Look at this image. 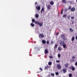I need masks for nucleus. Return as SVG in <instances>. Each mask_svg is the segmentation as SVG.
<instances>
[{
  "mask_svg": "<svg viewBox=\"0 0 77 77\" xmlns=\"http://www.w3.org/2000/svg\"><path fill=\"white\" fill-rule=\"evenodd\" d=\"M57 67L59 69H61V68H62L61 66L60 65V64H58L57 65Z\"/></svg>",
  "mask_w": 77,
  "mask_h": 77,
  "instance_id": "nucleus-5",
  "label": "nucleus"
},
{
  "mask_svg": "<svg viewBox=\"0 0 77 77\" xmlns=\"http://www.w3.org/2000/svg\"><path fill=\"white\" fill-rule=\"evenodd\" d=\"M75 58V57L74 56H73L72 58V59H74Z\"/></svg>",
  "mask_w": 77,
  "mask_h": 77,
  "instance_id": "nucleus-30",
  "label": "nucleus"
},
{
  "mask_svg": "<svg viewBox=\"0 0 77 77\" xmlns=\"http://www.w3.org/2000/svg\"><path fill=\"white\" fill-rule=\"evenodd\" d=\"M30 24L32 27H34V26H35V25L33 23H31Z\"/></svg>",
  "mask_w": 77,
  "mask_h": 77,
  "instance_id": "nucleus-26",
  "label": "nucleus"
},
{
  "mask_svg": "<svg viewBox=\"0 0 77 77\" xmlns=\"http://www.w3.org/2000/svg\"><path fill=\"white\" fill-rule=\"evenodd\" d=\"M74 39H75V37H72V41H74Z\"/></svg>",
  "mask_w": 77,
  "mask_h": 77,
  "instance_id": "nucleus-19",
  "label": "nucleus"
},
{
  "mask_svg": "<svg viewBox=\"0 0 77 77\" xmlns=\"http://www.w3.org/2000/svg\"><path fill=\"white\" fill-rule=\"evenodd\" d=\"M63 41H65L66 40V37H64L63 38Z\"/></svg>",
  "mask_w": 77,
  "mask_h": 77,
  "instance_id": "nucleus-28",
  "label": "nucleus"
},
{
  "mask_svg": "<svg viewBox=\"0 0 77 77\" xmlns=\"http://www.w3.org/2000/svg\"><path fill=\"white\" fill-rule=\"evenodd\" d=\"M35 24H38V25H39L40 27H41L42 26L43 23L42 22H39L38 21H36L35 22Z\"/></svg>",
  "mask_w": 77,
  "mask_h": 77,
  "instance_id": "nucleus-2",
  "label": "nucleus"
},
{
  "mask_svg": "<svg viewBox=\"0 0 77 77\" xmlns=\"http://www.w3.org/2000/svg\"><path fill=\"white\" fill-rule=\"evenodd\" d=\"M48 64L49 65H52V63H51V62H49Z\"/></svg>",
  "mask_w": 77,
  "mask_h": 77,
  "instance_id": "nucleus-23",
  "label": "nucleus"
},
{
  "mask_svg": "<svg viewBox=\"0 0 77 77\" xmlns=\"http://www.w3.org/2000/svg\"><path fill=\"white\" fill-rule=\"evenodd\" d=\"M47 53H48V51L47 49H45V54H47Z\"/></svg>",
  "mask_w": 77,
  "mask_h": 77,
  "instance_id": "nucleus-7",
  "label": "nucleus"
},
{
  "mask_svg": "<svg viewBox=\"0 0 77 77\" xmlns=\"http://www.w3.org/2000/svg\"><path fill=\"white\" fill-rule=\"evenodd\" d=\"M67 15L66 14H64L63 16V18H66V17Z\"/></svg>",
  "mask_w": 77,
  "mask_h": 77,
  "instance_id": "nucleus-21",
  "label": "nucleus"
},
{
  "mask_svg": "<svg viewBox=\"0 0 77 77\" xmlns=\"http://www.w3.org/2000/svg\"><path fill=\"white\" fill-rule=\"evenodd\" d=\"M62 2L63 3H66V1L65 0H63Z\"/></svg>",
  "mask_w": 77,
  "mask_h": 77,
  "instance_id": "nucleus-22",
  "label": "nucleus"
},
{
  "mask_svg": "<svg viewBox=\"0 0 77 77\" xmlns=\"http://www.w3.org/2000/svg\"><path fill=\"white\" fill-rule=\"evenodd\" d=\"M42 42L43 44H45L46 43V41L45 40H42Z\"/></svg>",
  "mask_w": 77,
  "mask_h": 77,
  "instance_id": "nucleus-14",
  "label": "nucleus"
},
{
  "mask_svg": "<svg viewBox=\"0 0 77 77\" xmlns=\"http://www.w3.org/2000/svg\"><path fill=\"white\" fill-rule=\"evenodd\" d=\"M63 8L61 11V14H63Z\"/></svg>",
  "mask_w": 77,
  "mask_h": 77,
  "instance_id": "nucleus-27",
  "label": "nucleus"
},
{
  "mask_svg": "<svg viewBox=\"0 0 77 77\" xmlns=\"http://www.w3.org/2000/svg\"><path fill=\"white\" fill-rule=\"evenodd\" d=\"M75 8L74 7H73L71 9V11L72 12H74L75 11Z\"/></svg>",
  "mask_w": 77,
  "mask_h": 77,
  "instance_id": "nucleus-6",
  "label": "nucleus"
},
{
  "mask_svg": "<svg viewBox=\"0 0 77 77\" xmlns=\"http://www.w3.org/2000/svg\"><path fill=\"white\" fill-rule=\"evenodd\" d=\"M58 57L60 58V54H59L58 55Z\"/></svg>",
  "mask_w": 77,
  "mask_h": 77,
  "instance_id": "nucleus-36",
  "label": "nucleus"
},
{
  "mask_svg": "<svg viewBox=\"0 0 77 77\" xmlns=\"http://www.w3.org/2000/svg\"><path fill=\"white\" fill-rule=\"evenodd\" d=\"M49 57L50 58H53V57L52 56H49Z\"/></svg>",
  "mask_w": 77,
  "mask_h": 77,
  "instance_id": "nucleus-43",
  "label": "nucleus"
},
{
  "mask_svg": "<svg viewBox=\"0 0 77 77\" xmlns=\"http://www.w3.org/2000/svg\"><path fill=\"white\" fill-rule=\"evenodd\" d=\"M42 11H43V12H44V8L43 7L42 8V10L41 11V12L42 14Z\"/></svg>",
  "mask_w": 77,
  "mask_h": 77,
  "instance_id": "nucleus-11",
  "label": "nucleus"
},
{
  "mask_svg": "<svg viewBox=\"0 0 77 77\" xmlns=\"http://www.w3.org/2000/svg\"><path fill=\"white\" fill-rule=\"evenodd\" d=\"M71 69L72 71H74L75 70V68L72 66Z\"/></svg>",
  "mask_w": 77,
  "mask_h": 77,
  "instance_id": "nucleus-12",
  "label": "nucleus"
},
{
  "mask_svg": "<svg viewBox=\"0 0 77 77\" xmlns=\"http://www.w3.org/2000/svg\"><path fill=\"white\" fill-rule=\"evenodd\" d=\"M74 24V22H72V24Z\"/></svg>",
  "mask_w": 77,
  "mask_h": 77,
  "instance_id": "nucleus-47",
  "label": "nucleus"
},
{
  "mask_svg": "<svg viewBox=\"0 0 77 77\" xmlns=\"http://www.w3.org/2000/svg\"><path fill=\"white\" fill-rule=\"evenodd\" d=\"M75 65L76 66H77V62H76V63H75Z\"/></svg>",
  "mask_w": 77,
  "mask_h": 77,
  "instance_id": "nucleus-42",
  "label": "nucleus"
},
{
  "mask_svg": "<svg viewBox=\"0 0 77 77\" xmlns=\"http://www.w3.org/2000/svg\"><path fill=\"white\" fill-rule=\"evenodd\" d=\"M58 46V45L57 44H55L54 46V49H55V48H57Z\"/></svg>",
  "mask_w": 77,
  "mask_h": 77,
  "instance_id": "nucleus-10",
  "label": "nucleus"
},
{
  "mask_svg": "<svg viewBox=\"0 0 77 77\" xmlns=\"http://www.w3.org/2000/svg\"><path fill=\"white\" fill-rule=\"evenodd\" d=\"M68 10V8H66V10H65V12H67Z\"/></svg>",
  "mask_w": 77,
  "mask_h": 77,
  "instance_id": "nucleus-35",
  "label": "nucleus"
},
{
  "mask_svg": "<svg viewBox=\"0 0 77 77\" xmlns=\"http://www.w3.org/2000/svg\"><path fill=\"white\" fill-rule=\"evenodd\" d=\"M39 38L40 37L43 38H44V35L42 34H40L39 35Z\"/></svg>",
  "mask_w": 77,
  "mask_h": 77,
  "instance_id": "nucleus-3",
  "label": "nucleus"
},
{
  "mask_svg": "<svg viewBox=\"0 0 77 77\" xmlns=\"http://www.w3.org/2000/svg\"><path fill=\"white\" fill-rule=\"evenodd\" d=\"M60 37L61 38H64V37H65V35L63 34H61Z\"/></svg>",
  "mask_w": 77,
  "mask_h": 77,
  "instance_id": "nucleus-15",
  "label": "nucleus"
},
{
  "mask_svg": "<svg viewBox=\"0 0 77 77\" xmlns=\"http://www.w3.org/2000/svg\"><path fill=\"white\" fill-rule=\"evenodd\" d=\"M65 67H66V68H67V67H68V64L66 63L65 64Z\"/></svg>",
  "mask_w": 77,
  "mask_h": 77,
  "instance_id": "nucleus-18",
  "label": "nucleus"
},
{
  "mask_svg": "<svg viewBox=\"0 0 77 77\" xmlns=\"http://www.w3.org/2000/svg\"><path fill=\"white\" fill-rule=\"evenodd\" d=\"M37 5V2H35V5Z\"/></svg>",
  "mask_w": 77,
  "mask_h": 77,
  "instance_id": "nucleus-44",
  "label": "nucleus"
},
{
  "mask_svg": "<svg viewBox=\"0 0 77 77\" xmlns=\"http://www.w3.org/2000/svg\"><path fill=\"white\" fill-rule=\"evenodd\" d=\"M58 42L60 43V46H63L64 48H66V46L64 41H62L61 40H60Z\"/></svg>",
  "mask_w": 77,
  "mask_h": 77,
  "instance_id": "nucleus-1",
  "label": "nucleus"
},
{
  "mask_svg": "<svg viewBox=\"0 0 77 77\" xmlns=\"http://www.w3.org/2000/svg\"><path fill=\"white\" fill-rule=\"evenodd\" d=\"M51 76H54V74L53 73H51Z\"/></svg>",
  "mask_w": 77,
  "mask_h": 77,
  "instance_id": "nucleus-33",
  "label": "nucleus"
},
{
  "mask_svg": "<svg viewBox=\"0 0 77 77\" xmlns=\"http://www.w3.org/2000/svg\"><path fill=\"white\" fill-rule=\"evenodd\" d=\"M71 17V16L70 15H68L67 17V19L69 20H70V18Z\"/></svg>",
  "mask_w": 77,
  "mask_h": 77,
  "instance_id": "nucleus-16",
  "label": "nucleus"
},
{
  "mask_svg": "<svg viewBox=\"0 0 77 77\" xmlns=\"http://www.w3.org/2000/svg\"><path fill=\"white\" fill-rule=\"evenodd\" d=\"M54 43V42H53V41H51V44H53Z\"/></svg>",
  "mask_w": 77,
  "mask_h": 77,
  "instance_id": "nucleus-37",
  "label": "nucleus"
},
{
  "mask_svg": "<svg viewBox=\"0 0 77 77\" xmlns=\"http://www.w3.org/2000/svg\"><path fill=\"white\" fill-rule=\"evenodd\" d=\"M49 43H50L49 41H48V40H47V44H48V45L49 44Z\"/></svg>",
  "mask_w": 77,
  "mask_h": 77,
  "instance_id": "nucleus-34",
  "label": "nucleus"
},
{
  "mask_svg": "<svg viewBox=\"0 0 77 77\" xmlns=\"http://www.w3.org/2000/svg\"><path fill=\"white\" fill-rule=\"evenodd\" d=\"M45 69L47 70V69H48V68L47 67V66H45Z\"/></svg>",
  "mask_w": 77,
  "mask_h": 77,
  "instance_id": "nucleus-39",
  "label": "nucleus"
},
{
  "mask_svg": "<svg viewBox=\"0 0 77 77\" xmlns=\"http://www.w3.org/2000/svg\"><path fill=\"white\" fill-rule=\"evenodd\" d=\"M32 21L33 23H34V22H35V20L34 19H32Z\"/></svg>",
  "mask_w": 77,
  "mask_h": 77,
  "instance_id": "nucleus-29",
  "label": "nucleus"
},
{
  "mask_svg": "<svg viewBox=\"0 0 77 77\" xmlns=\"http://www.w3.org/2000/svg\"><path fill=\"white\" fill-rule=\"evenodd\" d=\"M69 30H70V32H73V31H74L73 29H72L71 28H70Z\"/></svg>",
  "mask_w": 77,
  "mask_h": 77,
  "instance_id": "nucleus-20",
  "label": "nucleus"
},
{
  "mask_svg": "<svg viewBox=\"0 0 77 77\" xmlns=\"http://www.w3.org/2000/svg\"><path fill=\"white\" fill-rule=\"evenodd\" d=\"M56 75H59V73L58 72H56L55 73Z\"/></svg>",
  "mask_w": 77,
  "mask_h": 77,
  "instance_id": "nucleus-31",
  "label": "nucleus"
},
{
  "mask_svg": "<svg viewBox=\"0 0 77 77\" xmlns=\"http://www.w3.org/2000/svg\"><path fill=\"white\" fill-rule=\"evenodd\" d=\"M58 50L60 51V50H62V49L61 47H59L58 48Z\"/></svg>",
  "mask_w": 77,
  "mask_h": 77,
  "instance_id": "nucleus-24",
  "label": "nucleus"
},
{
  "mask_svg": "<svg viewBox=\"0 0 77 77\" xmlns=\"http://www.w3.org/2000/svg\"><path fill=\"white\" fill-rule=\"evenodd\" d=\"M71 19H72V20H74V17H71Z\"/></svg>",
  "mask_w": 77,
  "mask_h": 77,
  "instance_id": "nucleus-41",
  "label": "nucleus"
},
{
  "mask_svg": "<svg viewBox=\"0 0 77 77\" xmlns=\"http://www.w3.org/2000/svg\"><path fill=\"white\" fill-rule=\"evenodd\" d=\"M50 4L51 5H54V2L53 1H51L50 2Z\"/></svg>",
  "mask_w": 77,
  "mask_h": 77,
  "instance_id": "nucleus-13",
  "label": "nucleus"
},
{
  "mask_svg": "<svg viewBox=\"0 0 77 77\" xmlns=\"http://www.w3.org/2000/svg\"><path fill=\"white\" fill-rule=\"evenodd\" d=\"M51 8V5H48L47 6V8L48 9H50V8Z\"/></svg>",
  "mask_w": 77,
  "mask_h": 77,
  "instance_id": "nucleus-9",
  "label": "nucleus"
},
{
  "mask_svg": "<svg viewBox=\"0 0 77 77\" xmlns=\"http://www.w3.org/2000/svg\"><path fill=\"white\" fill-rule=\"evenodd\" d=\"M76 2H77V0H76Z\"/></svg>",
  "mask_w": 77,
  "mask_h": 77,
  "instance_id": "nucleus-48",
  "label": "nucleus"
},
{
  "mask_svg": "<svg viewBox=\"0 0 77 77\" xmlns=\"http://www.w3.org/2000/svg\"><path fill=\"white\" fill-rule=\"evenodd\" d=\"M39 17V15L38 14H35V18H38Z\"/></svg>",
  "mask_w": 77,
  "mask_h": 77,
  "instance_id": "nucleus-17",
  "label": "nucleus"
},
{
  "mask_svg": "<svg viewBox=\"0 0 77 77\" xmlns=\"http://www.w3.org/2000/svg\"><path fill=\"white\" fill-rule=\"evenodd\" d=\"M36 8L37 9V10H38V11H39V10H40V9H41V7H40V6H38H38H36Z\"/></svg>",
  "mask_w": 77,
  "mask_h": 77,
  "instance_id": "nucleus-8",
  "label": "nucleus"
},
{
  "mask_svg": "<svg viewBox=\"0 0 77 77\" xmlns=\"http://www.w3.org/2000/svg\"><path fill=\"white\" fill-rule=\"evenodd\" d=\"M62 71H63V72L64 74H65L66 72V69H62Z\"/></svg>",
  "mask_w": 77,
  "mask_h": 77,
  "instance_id": "nucleus-4",
  "label": "nucleus"
},
{
  "mask_svg": "<svg viewBox=\"0 0 77 77\" xmlns=\"http://www.w3.org/2000/svg\"><path fill=\"white\" fill-rule=\"evenodd\" d=\"M72 74L71 73H70L69 74V77H72Z\"/></svg>",
  "mask_w": 77,
  "mask_h": 77,
  "instance_id": "nucleus-25",
  "label": "nucleus"
},
{
  "mask_svg": "<svg viewBox=\"0 0 77 77\" xmlns=\"http://www.w3.org/2000/svg\"><path fill=\"white\" fill-rule=\"evenodd\" d=\"M56 62H57V63H59V62H60V60H56Z\"/></svg>",
  "mask_w": 77,
  "mask_h": 77,
  "instance_id": "nucleus-38",
  "label": "nucleus"
},
{
  "mask_svg": "<svg viewBox=\"0 0 77 77\" xmlns=\"http://www.w3.org/2000/svg\"><path fill=\"white\" fill-rule=\"evenodd\" d=\"M68 9L69 10L71 9V6H69V7Z\"/></svg>",
  "mask_w": 77,
  "mask_h": 77,
  "instance_id": "nucleus-32",
  "label": "nucleus"
},
{
  "mask_svg": "<svg viewBox=\"0 0 77 77\" xmlns=\"http://www.w3.org/2000/svg\"><path fill=\"white\" fill-rule=\"evenodd\" d=\"M75 38L76 40H77V35H76V36L75 37Z\"/></svg>",
  "mask_w": 77,
  "mask_h": 77,
  "instance_id": "nucleus-45",
  "label": "nucleus"
},
{
  "mask_svg": "<svg viewBox=\"0 0 77 77\" xmlns=\"http://www.w3.org/2000/svg\"><path fill=\"white\" fill-rule=\"evenodd\" d=\"M40 70H41V71H42V69L41 67H40L39 68Z\"/></svg>",
  "mask_w": 77,
  "mask_h": 77,
  "instance_id": "nucleus-40",
  "label": "nucleus"
},
{
  "mask_svg": "<svg viewBox=\"0 0 77 77\" xmlns=\"http://www.w3.org/2000/svg\"><path fill=\"white\" fill-rule=\"evenodd\" d=\"M59 33H57L56 34V35H59Z\"/></svg>",
  "mask_w": 77,
  "mask_h": 77,
  "instance_id": "nucleus-46",
  "label": "nucleus"
}]
</instances>
